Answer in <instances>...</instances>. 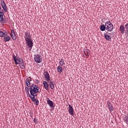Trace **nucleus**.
Instances as JSON below:
<instances>
[{"instance_id":"obj_1","label":"nucleus","mask_w":128,"mask_h":128,"mask_svg":"<svg viewBox=\"0 0 128 128\" xmlns=\"http://www.w3.org/2000/svg\"><path fill=\"white\" fill-rule=\"evenodd\" d=\"M24 38L26 42V44L28 46L29 50L30 52L34 46V42H32V35L29 31L24 32Z\"/></svg>"},{"instance_id":"obj_2","label":"nucleus","mask_w":128,"mask_h":128,"mask_svg":"<svg viewBox=\"0 0 128 128\" xmlns=\"http://www.w3.org/2000/svg\"><path fill=\"white\" fill-rule=\"evenodd\" d=\"M38 86L35 84L31 85L29 88L30 94L33 96H38L36 94L38 92Z\"/></svg>"},{"instance_id":"obj_3","label":"nucleus","mask_w":128,"mask_h":128,"mask_svg":"<svg viewBox=\"0 0 128 128\" xmlns=\"http://www.w3.org/2000/svg\"><path fill=\"white\" fill-rule=\"evenodd\" d=\"M105 26L107 32H112L114 30V25L111 23L110 21H108L105 23Z\"/></svg>"},{"instance_id":"obj_4","label":"nucleus","mask_w":128,"mask_h":128,"mask_svg":"<svg viewBox=\"0 0 128 128\" xmlns=\"http://www.w3.org/2000/svg\"><path fill=\"white\" fill-rule=\"evenodd\" d=\"M4 12H0V22L2 24H7L8 23V18H4Z\"/></svg>"},{"instance_id":"obj_5","label":"nucleus","mask_w":128,"mask_h":128,"mask_svg":"<svg viewBox=\"0 0 128 128\" xmlns=\"http://www.w3.org/2000/svg\"><path fill=\"white\" fill-rule=\"evenodd\" d=\"M34 60L36 62V64H40V62L42 60V56L39 54L34 55Z\"/></svg>"},{"instance_id":"obj_6","label":"nucleus","mask_w":128,"mask_h":128,"mask_svg":"<svg viewBox=\"0 0 128 128\" xmlns=\"http://www.w3.org/2000/svg\"><path fill=\"white\" fill-rule=\"evenodd\" d=\"M44 76L47 82H50V76L48 72H44Z\"/></svg>"},{"instance_id":"obj_7","label":"nucleus","mask_w":128,"mask_h":128,"mask_svg":"<svg viewBox=\"0 0 128 128\" xmlns=\"http://www.w3.org/2000/svg\"><path fill=\"white\" fill-rule=\"evenodd\" d=\"M12 58L14 60L16 64H20V58L18 56H16V55L14 54L12 55Z\"/></svg>"},{"instance_id":"obj_8","label":"nucleus","mask_w":128,"mask_h":128,"mask_svg":"<svg viewBox=\"0 0 128 128\" xmlns=\"http://www.w3.org/2000/svg\"><path fill=\"white\" fill-rule=\"evenodd\" d=\"M1 6L5 12H8V8H6V2L4 0H1Z\"/></svg>"},{"instance_id":"obj_9","label":"nucleus","mask_w":128,"mask_h":128,"mask_svg":"<svg viewBox=\"0 0 128 128\" xmlns=\"http://www.w3.org/2000/svg\"><path fill=\"white\" fill-rule=\"evenodd\" d=\"M10 36L13 40H16V32L14 30H11Z\"/></svg>"},{"instance_id":"obj_10","label":"nucleus","mask_w":128,"mask_h":128,"mask_svg":"<svg viewBox=\"0 0 128 128\" xmlns=\"http://www.w3.org/2000/svg\"><path fill=\"white\" fill-rule=\"evenodd\" d=\"M68 112L69 114H71V116H74V108H72V105L70 104H68Z\"/></svg>"},{"instance_id":"obj_11","label":"nucleus","mask_w":128,"mask_h":128,"mask_svg":"<svg viewBox=\"0 0 128 128\" xmlns=\"http://www.w3.org/2000/svg\"><path fill=\"white\" fill-rule=\"evenodd\" d=\"M119 30L120 32L122 34H124V32H126V28L122 24L120 25V26Z\"/></svg>"},{"instance_id":"obj_12","label":"nucleus","mask_w":128,"mask_h":128,"mask_svg":"<svg viewBox=\"0 0 128 128\" xmlns=\"http://www.w3.org/2000/svg\"><path fill=\"white\" fill-rule=\"evenodd\" d=\"M59 64V66H66V62H64V59L62 58L60 60Z\"/></svg>"},{"instance_id":"obj_13","label":"nucleus","mask_w":128,"mask_h":128,"mask_svg":"<svg viewBox=\"0 0 128 128\" xmlns=\"http://www.w3.org/2000/svg\"><path fill=\"white\" fill-rule=\"evenodd\" d=\"M83 55L84 56V58H88V50L86 49L84 51Z\"/></svg>"},{"instance_id":"obj_14","label":"nucleus","mask_w":128,"mask_h":128,"mask_svg":"<svg viewBox=\"0 0 128 128\" xmlns=\"http://www.w3.org/2000/svg\"><path fill=\"white\" fill-rule=\"evenodd\" d=\"M10 40H11L10 36H4L3 40H4V42H10Z\"/></svg>"},{"instance_id":"obj_15","label":"nucleus","mask_w":128,"mask_h":128,"mask_svg":"<svg viewBox=\"0 0 128 128\" xmlns=\"http://www.w3.org/2000/svg\"><path fill=\"white\" fill-rule=\"evenodd\" d=\"M43 84L44 86V88L46 90H48V82L46 81L43 82Z\"/></svg>"},{"instance_id":"obj_16","label":"nucleus","mask_w":128,"mask_h":128,"mask_svg":"<svg viewBox=\"0 0 128 128\" xmlns=\"http://www.w3.org/2000/svg\"><path fill=\"white\" fill-rule=\"evenodd\" d=\"M25 82L26 84V86H28V88L30 87V79L28 78H26L25 81Z\"/></svg>"},{"instance_id":"obj_17","label":"nucleus","mask_w":128,"mask_h":128,"mask_svg":"<svg viewBox=\"0 0 128 128\" xmlns=\"http://www.w3.org/2000/svg\"><path fill=\"white\" fill-rule=\"evenodd\" d=\"M47 104L50 108H54V102L50 100H47Z\"/></svg>"},{"instance_id":"obj_18","label":"nucleus","mask_w":128,"mask_h":128,"mask_svg":"<svg viewBox=\"0 0 128 128\" xmlns=\"http://www.w3.org/2000/svg\"><path fill=\"white\" fill-rule=\"evenodd\" d=\"M104 37L107 40H112V38H110V35H108V34H104Z\"/></svg>"},{"instance_id":"obj_19","label":"nucleus","mask_w":128,"mask_h":128,"mask_svg":"<svg viewBox=\"0 0 128 128\" xmlns=\"http://www.w3.org/2000/svg\"><path fill=\"white\" fill-rule=\"evenodd\" d=\"M108 106L110 112H112L114 110V108L112 107V105L110 102L108 103Z\"/></svg>"},{"instance_id":"obj_20","label":"nucleus","mask_w":128,"mask_h":128,"mask_svg":"<svg viewBox=\"0 0 128 128\" xmlns=\"http://www.w3.org/2000/svg\"><path fill=\"white\" fill-rule=\"evenodd\" d=\"M18 64H20V66H21V68H25V66H24V62H22V60H20V63Z\"/></svg>"},{"instance_id":"obj_21","label":"nucleus","mask_w":128,"mask_h":128,"mask_svg":"<svg viewBox=\"0 0 128 128\" xmlns=\"http://www.w3.org/2000/svg\"><path fill=\"white\" fill-rule=\"evenodd\" d=\"M57 71L60 74H62V66H59L57 67Z\"/></svg>"},{"instance_id":"obj_22","label":"nucleus","mask_w":128,"mask_h":128,"mask_svg":"<svg viewBox=\"0 0 128 128\" xmlns=\"http://www.w3.org/2000/svg\"><path fill=\"white\" fill-rule=\"evenodd\" d=\"M49 86L52 90H54V81L50 82L49 84Z\"/></svg>"},{"instance_id":"obj_23","label":"nucleus","mask_w":128,"mask_h":128,"mask_svg":"<svg viewBox=\"0 0 128 128\" xmlns=\"http://www.w3.org/2000/svg\"><path fill=\"white\" fill-rule=\"evenodd\" d=\"M106 26H104V25H102L100 26V30H102V32H104L106 30Z\"/></svg>"},{"instance_id":"obj_24","label":"nucleus","mask_w":128,"mask_h":128,"mask_svg":"<svg viewBox=\"0 0 128 128\" xmlns=\"http://www.w3.org/2000/svg\"><path fill=\"white\" fill-rule=\"evenodd\" d=\"M6 36V33L2 32V31H0V36L2 38H4V36Z\"/></svg>"},{"instance_id":"obj_25","label":"nucleus","mask_w":128,"mask_h":128,"mask_svg":"<svg viewBox=\"0 0 128 128\" xmlns=\"http://www.w3.org/2000/svg\"><path fill=\"white\" fill-rule=\"evenodd\" d=\"M36 96H30V98L32 99V102H35L36 100Z\"/></svg>"},{"instance_id":"obj_26","label":"nucleus","mask_w":128,"mask_h":128,"mask_svg":"<svg viewBox=\"0 0 128 128\" xmlns=\"http://www.w3.org/2000/svg\"><path fill=\"white\" fill-rule=\"evenodd\" d=\"M25 90H26V94H28V92H28V87L26 86L25 88Z\"/></svg>"},{"instance_id":"obj_27","label":"nucleus","mask_w":128,"mask_h":128,"mask_svg":"<svg viewBox=\"0 0 128 128\" xmlns=\"http://www.w3.org/2000/svg\"><path fill=\"white\" fill-rule=\"evenodd\" d=\"M35 104H36V106H38L39 104H40V101H38V100H36L35 101Z\"/></svg>"},{"instance_id":"obj_28","label":"nucleus","mask_w":128,"mask_h":128,"mask_svg":"<svg viewBox=\"0 0 128 128\" xmlns=\"http://www.w3.org/2000/svg\"><path fill=\"white\" fill-rule=\"evenodd\" d=\"M106 34H108V36H112V32H110V33L109 32H108H108H106Z\"/></svg>"},{"instance_id":"obj_29","label":"nucleus","mask_w":128,"mask_h":128,"mask_svg":"<svg viewBox=\"0 0 128 128\" xmlns=\"http://www.w3.org/2000/svg\"><path fill=\"white\" fill-rule=\"evenodd\" d=\"M34 122H35L36 124H38V120L36 119V118L34 120Z\"/></svg>"},{"instance_id":"obj_30","label":"nucleus","mask_w":128,"mask_h":128,"mask_svg":"<svg viewBox=\"0 0 128 128\" xmlns=\"http://www.w3.org/2000/svg\"><path fill=\"white\" fill-rule=\"evenodd\" d=\"M124 120L125 122H128V116L125 118Z\"/></svg>"},{"instance_id":"obj_31","label":"nucleus","mask_w":128,"mask_h":128,"mask_svg":"<svg viewBox=\"0 0 128 128\" xmlns=\"http://www.w3.org/2000/svg\"><path fill=\"white\" fill-rule=\"evenodd\" d=\"M26 94L28 98H30V96H30V92H28V94Z\"/></svg>"},{"instance_id":"obj_32","label":"nucleus","mask_w":128,"mask_h":128,"mask_svg":"<svg viewBox=\"0 0 128 128\" xmlns=\"http://www.w3.org/2000/svg\"><path fill=\"white\" fill-rule=\"evenodd\" d=\"M36 84H40V80H36Z\"/></svg>"},{"instance_id":"obj_33","label":"nucleus","mask_w":128,"mask_h":128,"mask_svg":"<svg viewBox=\"0 0 128 128\" xmlns=\"http://www.w3.org/2000/svg\"><path fill=\"white\" fill-rule=\"evenodd\" d=\"M29 82H32V78L31 77H29Z\"/></svg>"},{"instance_id":"obj_34","label":"nucleus","mask_w":128,"mask_h":128,"mask_svg":"<svg viewBox=\"0 0 128 128\" xmlns=\"http://www.w3.org/2000/svg\"><path fill=\"white\" fill-rule=\"evenodd\" d=\"M2 10V6H0V10Z\"/></svg>"}]
</instances>
